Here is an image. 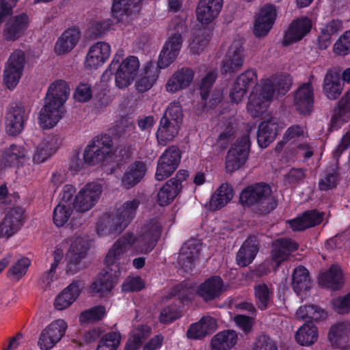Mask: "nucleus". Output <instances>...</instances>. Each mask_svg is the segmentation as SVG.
Wrapping results in <instances>:
<instances>
[{
	"label": "nucleus",
	"mask_w": 350,
	"mask_h": 350,
	"mask_svg": "<svg viewBox=\"0 0 350 350\" xmlns=\"http://www.w3.org/2000/svg\"><path fill=\"white\" fill-rule=\"evenodd\" d=\"M175 183L176 180L169 179L159 189L157 195V202L159 206L170 204L181 191Z\"/></svg>",
	"instance_id": "c03bdc74"
},
{
	"label": "nucleus",
	"mask_w": 350,
	"mask_h": 350,
	"mask_svg": "<svg viewBox=\"0 0 350 350\" xmlns=\"http://www.w3.org/2000/svg\"><path fill=\"white\" fill-rule=\"evenodd\" d=\"M28 16L21 14L15 16L6 23V28L4 30V37L7 40H16L18 38L27 27Z\"/></svg>",
	"instance_id": "ea45409f"
},
{
	"label": "nucleus",
	"mask_w": 350,
	"mask_h": 350,
	"mask_svg": "<svg viewBox=\"0 0 350 350\" xmlns=\"http://www.w3.org/2000/svg\"><path fill=\"white\" fill-rule=\"evenodd\" d=\"M142 2V0H113L111 5L112 15L120 22L123 16L139 12Z\"/></svg>",
	"instance_id": "c9c22d12"
},
{
	"label": "nucleus",
	"mask_w": 350,
	"mask_h": 350,
	"mask_svg": "<svg viewBox=\"0 0 350 350\" xmlns=\"http://www.w3.org/2000/svg\"><path fill=\"white\" fill-rule=\"evenodd\" d=\"M254 350H278L276 341L267 334L260 335L255 342Z\"/></svg>",
	"instance_id": "69168bd1"
},
{
	"label": "nucleus",
	"mask_w": 350,
	"mask_h": 350,
	"mask_svg": "<svg viewBox=\"0 0 350 350\" xmlns=\"http://www.w3.org/2000/svg\"><path fill=\"white\" fill-rule=\"evenodd\" d=\"M271 291L268 286L265 284H259L254 286V296L256 304L258 309L265 310L271 301Z\"/></svg>",
	"instance_id": "3c124183"
},
{
	"label": "nucleus",
	"mask_w": 350,
	"mask_h": 350,
	"mask_svg": "<svg viewBox=\"0 0 350 350\" xmlns=\"http://www.w3.org/2000/svg\"><path fill=\"white\" fill-rule=\"evenodd\" d=\"M332 306L333 310L338 314L350 313V292L345 295L333 299Z\"/></svg>",
	"instance_id": "680f3d73"
},
{
	"label": "nucleus",
	"mask_w": 350,
	"mask_h": 350,
	"mask_svg": "<svg viewBox=\"0 0 350 350\" xmlns=\"http://www.w3.org/2000/svg\"><path fill=\"white\" fill-rule=\"evenodd\" d=\"M161 118H165V119H168L171 122H176L180 125L183 121V113L180 103H171Z\"/></svg>",
	"instance_id": "0e129e2a"
},
{
	"label": "nucleus",
	"mask_w": 350,
	"mask_h": 350,
	"mask_svg": "<svg viewBox=\"0 0 350 350\" xmlns=\"http://www.w3.org/2000/svg\"><path fill=\"white\" fill-rule=\"evenodd\" d=\"M150 332L151 328L150 327L141 325L130 336L124 350H138Z\"/></svg>",
	"instance_id": "de8ad7c7"
},
{
	"label": "nucleus",
	"mask_w": 350,
	"mask_h": 350,
	"mask_svg": "<svg viewBox=\"0 0 350 350\" xmlns=\"http://www.w3.org/2000/svg\"><path fill=\"white\" fill-rule=\"evenodd\" d=\"M339 180V174L336 171L326 172L319 179L318 186L320 191H327L335 189Z\"/></svg>",
	"instance_id": "4d7b16f0"
},
{
	"label": "nucleus",
	"mask_w": 350,
	"mask_h": 350,
	"mask_svg": "<svg viewBox=\"0 0 350 350\" xmlns=\"http://www.w3.org/2000/svg\"><path fill=\"white\" fill-rule=\"evenodd\" d=\"M280 129L278 121L275 118L262 122L257 131L258 146L262 148H267L275 139Z\"/></svg>",
	"instance_id": "c756f323"
},
{
	"label": "nucleus",
	"mask_w": 350,
	"mask_h": 350,
	"mask_svg": "<svg viewBox=\"0 0 350 350\" xmlns=\"http://www.w3.org/2000/svg\"><path fill=\"white\" fill-rule=\"evenodd\" d=\"M170 36L165 42L159 53L157 64L148 62L144 68L140 77L135 83L137 92L144 93L149 90L157 81L160 69H163L172 64L177 58L183 46L182 34L186 31L187 27L183 22L171 24Z\"/></svg>",
	"instance_id": "f03ea898"
},
{
	"label": "nucleus",
	"mask_w": 350,
	"mask_h": 350,
	"mask_svg": "<svg viewBox=\"0 0 350 350\" xmlns=\"http://www.w3.org/2000/svg\"><path fill=\"white\" fill-rule=\"evenodd\" d=\"M25 57L21 51H14L10 56L3 71V81L7 88L13 90L21 78Z\"/></svg>",
	"instance_id": "ddd939ff"
},
{
	"label": "nucleus",
	"mask_w": 350,
	"mask_h": 350,
	"mask_svg": "<svg viewBox=\"0 0 350 350\" xmlns=\"http://www.w3.org/2000/svg\"><path fill=\"white\" fill-rule=\"evenodd\" d=\"M243 62L242 46L232 44L222 60L221 66V74L235 73L242 67Z\"/></svg>",
	"instance_id": "393cba45"
},
{
	"label": "nucleus",
	"mask_w": 350,
	"mask_h": 350,
	"mask_svg": "<svg viewBox=\"0 0 350 350\" xmlns=\"http://www.w3.org/2000/svg\"><path fill=\"white\" fill-rule=\"evenodd\" d=\"M194 77L193 70L188 67L178 69L167 80L165 85L166 91L171 93L177 92L187 88Z\"/></svg>",
	"instance_id": "bb28decb"
},
{
	"label": "nucleus",
	"mask_w": 350,
	"mask_h": 350,
	"mask_svg": "<svg viewBox=\"0 0 350 350\" xmlns=\"http://www.w3.org/2000/svg\"><path fill=\"white\" fill-rule=\"evenodd\" d=\"M29 112L21 103L12 102L7 108L5 115V131L9 135L16 136L24 129L28 120Z\"/></svg>",
	"instance_id": "f8f14e48"
},
{
	"label": "nucleus",
	"mask_w": 350,
	"mask_h": 350,
	"mask_svg": "<svg viewBox=\"0 0 350 350\" xmlns=\"http://www.w3.org/2000/svg\"><path fill=\"white\" fill-rule=\"evenodd\" d=\"M225 291L223 279L219 275H211L198 285L196 293L204 302L208 303L219 299Z\"/></svg>",
	"instance_id": "f3484780"
},
{
	"label": "nucleus",
	"mask_w": 350,
	"mask_h": 350,
	"mask_svg": "<svg viewBox=\"0 0 350 350\" xmlns=\"http://www.w3.org/2000/svg\"><path fill=\"white\" fill-rule=\"evenodd\" d=\"M147 166L142 161H135L128 165L121 178L122 186L131 189L139 184L147 172Z\"/></svg>",
	"instance_id": "5701e85b"
},
{
	"label": "nucleus",
	"mask_w": 350,
	"mask_h": 350,
	"mask_svg": "<svg viewBox=\"0 0 350 350\" xmlns=\"http://www.w3.org/2000/svg\"><path fill=\"white\" fill-rule=\"evenodd\" d=\"M258 76L255 70L248 69L239 75L231 85L229 96L230 100L234 103L242 101L250 88L258 90L256 87Z\"/></svg>",
	"instance_id": "9d476101"
},
{
	"label": "nucleus",
	"mask_w": 350,
	"mask_h": 350,
	"mask_svg": "<svg viewBox=\"0 0 350 350\" xmlns=\"http://www.w3.org/2000/svg\"><path fill=\"white\" fill-rule=\"evenodd\" d=\"M70 88L64 80L51 83L45 97V105L39 113V124L43 129L54 127L61 118L60 108L68 99Z\"/></svg>",
	"instance_id": "7ed1b4c3"
},
{
	"label": "nucleus",
	"mask_w": 350,
	"mask_h": 350,
	"mask_svg": "<svg viewBox=\"0 0 350 350\" xmlns=\"http://www.w3.org/2000/svg\"><path fill=\"white\" fill-rule=\"evenodd\" d=\"M318 338V329L313 322H306L297 332L295 339L302 346H310Z\"/></svg>",
	"instance_id": "49530a36"
},
{
	"label": "nucleus",
	"mask_w": 350,
	"mask_h": 350,
	"mask_svg": "<svg viewBox=\"0 0 350 350\" xmlns=\"http://www.w3.org/2000/svg\"><path fill=\"white\" fill-rule=\"evenodd\" d=\"M271 186L263 182L256 183L247 186L239 197L243 206H254L259 214H267L277 207V202L271 195Z\"/></svg>",
	"instance_id": "20e7f679"
},
{
	"label": "nucleus",
	"mask_w": 350,
	"mask_h": 350,
	"mask_svg": "<svg viewBox=\"0 0 350 350\" xmlns=\"http://www.w3.org/2000/svg\"><path fill=\"white\" fill-rule=\"evenodd\" d=\"M73 208L70 204L59 203L53 211V224L58 228L64 226L70 218Z\"/></svg>",
	"instance_id": "8fccbe9b"
},
{
	"label": "nucleus",
	"mask_w": 350,
	"mask_h": 350,
	"mask_svg": "<svg viewBox=\"0 0 350 350\" xmlns=\"http://www.w3.org/2000/svg\"><path fill=\"white\" fill-rule=\"evenodd\" d=\"M237 334L231 329L224 330L215 334L211 339V347L214 350H230L237 343Z\"/></svg>",
	"instance_id": "79ce46f5"
},
{
	"label": "nucleus",
	"mask_w": 350,
	"mask_h": 350,
	"mask_svg": "<svg viewBox=\"0 0 350 350\" xmlns=\"http://www.w3.org/2000/svg\"><path fill=\"white\" fill-rule=\"evenodd\" d=\"M145 287V282L139 275L127 277L122 284L123 292H138Z\"/></svg>",
	"instance_id": "052dcab7"
},
{
	"label": "nucleus",
	"mask_w": 350,
	"mask_h": 350,
	"mask_svg": "<svg viewBox=\"0 0 350 350\" xmlns=\"http://www.w3.org/2000/svg\"><path fill=\"white\" fill-rule=\"evenodd\" d=\"M251 141L248 134L239 137L228 150L226 157L227 172H234L243 166L248 159Z\"/></svg>",
	"instance_id": "0eeeda50"
},
{
	"label": "nucleus",
	"mask_w": 350,
	"mask_h": 350,
	"mask_svg": "<svg viewBox=\"0 0 350 350\" xmlns=\"http://www.w3.org/2000/svg\"><path fill=\"white\" fill-rule=\"evenodd\" d=\"M344 83L340 73L336 70H328L324 77L323 91L329 100H336L341 95Z\"/></svg>",
	"instance_id": "a878e982"
},
{
	"label": "nucleus",
	"mask_w": 350,
	"mask_h": 350,
	"mask_svg": "<svg viewBox=\"0 0 350 350\" xmlns=\"http://www.w3.org/2000/svg\"><path fill=\"white\" fill-rule=\"evenodd\" d=\"M80 36L81 32L75 28L65 30L55 44V53L62 55L70 52L76 46Z\"/></svg>",
	"instance_id": "4c0bfd02"
},
{
	"label": "nucleus",
	"mask_w": 350,
	"mask_h": 350,
	"mask_svg": "<svg viewBox=\"0 0 350 350\" xmlns=\"http://www.w3.org/2000/svg\"><path fill=\"white\" fill-rule=\"evenodd\" d=\"M333 51L335 54L341 56L350 53V30L340 36L334 44Z\"/></svg>",
	"instance_id": "bf43d9fd"
},
{
	"label": "nucleus",
	"mask_w": 350,
	"mask_h": 350,
	"mask_svg": "<svg viewBox=\"0 0 350 350\" xmlns=\"http://www.w3.org/2000/svg\"><path fill=\"white\" fill-rule=\"evenodd\" d=\"M161 224L155 219H151L142 227L141 233L137 238L133 232H126L116 241L105 256L106 269L97 275L91 284L92 291L100 295L110 292L116 283V275L111 272V267L118 262L122 255L135 242L137 243V247L141 253L149 254L155 247L161 237Z\"/></svg>",
	"instance_id": "f257e3e1"
},
{
	"label": "nucleus",
	"mask_w": 350,
	"mask_h": 350,
	"mask_svg": "<svg viewBox=\"0 0 350 350\" xmlns=\"http://www.w3.org/2000/svg\"><path fill=\"white\" fill-rule=\"evenodd\" d=\"M276 10L272 5H265L259 12L254 25V33L256 37L265 36L275 22Z\"/></svg>",
	"instance_id": "412c9836"
},
{
	"label": "nucleus",
	"mask_w": 350,
	"mask_h": 350,
	"mask_svg": "<svg viewBox=\"0 0 350 350\" xmlns=\"http://www.w3.org/2000/svg\"><path fill=\"white\" fill-rule=\"evenodd\" d=\"M269 79L273 83L274 92L277 90L282 94H285L290 90L293 83L292 78L288 74L273 75Z\"/></svg>",
	"instance_id": "6e6d98bb"
},
{
	"label": "nucleus",
	"mask_w": 350,
	"mask_h": 350,
	"mask_svg": "<svg viewBox=\"0 0 350 350\" xmlns=\"http://www.w3.org/2000/svg\"><path fill=\"white\" fill-rule=\"evenodd\" d=\"M324 214L317 209L304 211L301 216L290 221V226L293 231H302L320 224Z\"/></svg>",
	"instance_id": "c85d7f7f"
},
{
	"label": "nucleus",
	"mask_w": 350,
	"mask_h": 350,
	"mask_svg": "<svg viewBox=\"0 0 350 350\" xmlns=\"http://www.w3.org/2000/svg\"><path fill=\"white\" fill-rule=\"evenodd\" d=\"M292 280L293 288L297 295L310 288V273L308 270L304 266H299L294 269Z\"/></svg>",
	"instance_id": "37998d69"
},
{
	"label": "nucleus",
	"mask_w": 350,
	"mask_h": 350,
	"mask_svg": "<svg viewBox=\"0 0 350 350\" xmlns=\"http://www.w3.org/2000/svg\"><path fill=\"white\" fill-rule=\"evenodd\" d=\"M217 72L215 70L208 71L202 79L200 85V92L202 100L204 105H207V99L210 92L217 79Z\"/></svg>",
	"instance_id": "864d4df0"
},
{
	"label": "nucleus",
	"mask_w": 350,
	"mask_h": 350,
	"mask_svg": "<svg viewBox=\"0 0 350 350\" xmlns=\"http://www.w3.org/2000/svg\"><path fill=\"white\" fill-rule=\"evenodd\" d=\"M201 250L202 244L197 239L188 240L183 245L178 257V263L185 273L192 272Z\"/></svg>",
	"instance_id": "a211bd4d"
},
{
	"label": "nucleus",
	"mask_w": 350,
	"mask_h": 350,
	"mask_svg": "<svg viewBox=\"0 0 350 350\" xmlns=\"http://www.w3.org/2000/svg\"><path fill=\"white\" fill-rule=\"evenodd\" d=\"M217 328V323L211 317H203L198 322L192 323L187 332L190 339H201L211 334Z\"/></svg>",
	"instance_id": "2f4dec72"
},
{
	"label": "nucleus",
	"mask_w": 350,
	"mask_h": 350,
	"mask_svg": "<svg viewBox=\"0 0 350 350\" xmlns=\"http://www.w3.org/2000/svg\"><path fill=\"white\" fill-rule=\"evenodd\" d=\"M62 144L61 138L57 135H49L36 147L33 157V161L36 163L44 162L53 155Z\"/></svg>",
	"instance_id": "cd10ccee"
},
{
	"label": "nucleus",
	"mask_w": 350,
	"mask_h": 350,
	"mask_svg": "<svg viewBox=\"0 0 350 350\" xmlns=\"http://www.w3.org/2000/svg\"><path fill=\"white\" fill-rule=\"evenodd\" d=\"M89 246L83 239H76L71 244L66 272L68 275H74L83 268L82 260L85 258Z\"/></svg>",
	"instance_id": "6ab92c4d"
},
{
	"label": "nucleus",
	"mask_w": 350,
	"mask_h": 350,
	"mask_svg": "<svg viewBox=\"0 0 350 350\" xmlns=\"http://www.w3.org/2000/svg\"><path fill=\"white\" fill-rule=\"evenodd\" d=\"M111 23L109 21H102L94 23L90 27V36L96 39L103 36L109 29Z\"/></svg>",
	"instance_id": "338daca9"
},
{
	"label": "nucleus",
	"mask_w": 350,
	"mask_h": 350,
	"mask_svg": "<svg viewBox=\"0 0 350 350\" xmlns=\"http://www.w3.org/2000/svg\"><path fill=\"white\" fill-rule=\"evenodd\" d=\"M320 286L334 291L339 290L342 286V273L337 265H332L326 271L319 276Z\"/></svg>",
	"instance_id": "72a5a7b5"
},
{
	"label": "nucleus",
	"mask_w": 350,
	"mask_h": 350,
	"mask_svg": "<svg viewBox=\"0 0 350 350\" xmlns=\"http://www.w3.org/2000/svg\"><path fill=\"white\" fill-rule=\"evenodd\" d=\"M102 191L100 184L96 182L87 183L75 196L73 200L74 208L80 213L90 211L98 202Z\"/></svg>",
	"instance_id": "9b49d317"
},
{
	"label": "nucleus",
	"mask_w": 350,
	"mask_h": 350,
	"mask_svg": "<svg viewBox=\"0 0 350 350\" xmlns=\"http://www.w3.org/2000/svg\"><path fill=\"white\" fill-rule=\"evenodd\" d=\"M26 153V149L23 146L11 144L2 152V163L5 166L18 167L25 162Z\"/></svg>",
	"instance_id": "f704fd0d"
},
{
	"label": "nucleus",
	"mask_w": 350,
	"mask_h": 350,
	"mask_svg": "<svg viewBox=\"0 0 350 350\" xmlns=\"http://www.w3.org/2000/svg\"><path fill=\"white\" fill-rule=\"evenodd\" d=\"M22 226V215L16 210H12L5 215L0 223V237L9 238Z\"/></svg>",
	"instance_id": "58836bf2"
},
{
	"label": "nucleus",
	"mask_w": 350,
	"mask_h": 350,
	"mask_svg": "<svg viewBox=\"0 0 350 350\" xmlns=\"http://www.w3.org/2000/svg\"><path fill=\"white\" fill-rule=\"evenodd\" d=\"M342 25L341 20L332 19L323 25L317 39L320 49L325 50L331 44L332 36H336L342 31Z\"/></svg>",
	"instance_id": "473e14b6"
},
{
	"label": "nucleus",
	"mask_w": 350,
	"mask_h": 350,
	"mask_svg": "<svg viewBox=\"0 0 350 350\" xmlns=\"http://www.w3.org/2000/svg\"><path fill=\"white\" fill-rule=\"evenodd\" d=\"M111 53L110 45L105 42H98L92 45L86 55L85 66L90 69H97L109 58Z\"/></svg>",
	"instance_id": "4be33fe9"
},
{
	"label": "nucleus",
	"mask_w": 350,
	"mask_h": 350,
	"mask_svg": "<svg viewBox=\"0 0 350 350\" xmlns=\"http://www.w3.org/2000/svg\"><path fill=\"white\" fill-rule=\"evenodd\" d=\"M274 94L273 83L269 78L260 81L259 90H253L249 96L247 109L254 118L262 116L267 110Z\"/></svg>",
	"instance_id": "423d86ee"
},
{
	"label": "nucleus",
	"mask_w": 350,
	"mask_h": 350,
	"mask_svg": "<svg viewBox=\"0 0 350 350\" xmlns=\"http://www.w3.org/2000/svg\"><path fill=\"white\" fill-rule=\"evenodd\" d=\"M314 103V88L311 82L300 85L293 95V105L296 111L303 116H309L313 111Z\"/></svg>",
	"instance_id": "dca6fc26"
},
{
	"label": "nucleus",
	"mask_w": 350,
	"mask_h": 350,
	"mask_svg": "<svg viewBox=\"0 0 350 350\" xmlns=\"http://www.w3.org/2000/svg\"><path fill=\"white\" fill-rule=\"evenodd\" d=\"M258 245L252 239H246L236 255V262L241 267H245L250 265L254 260L258 252Z\"/></svg>",
	"instance_id": "a19ab883"
},
{
	"label": "nucleus",
	"mask_w": 350,
	"mask_h": 350,
	"mask_svg": "<svg viewBox=\"0 0 350 350\" xmlns=\"http://www.w3.org/2000/svg\"><path fill=\"white\" fill-rule=\"evenodd\" d=\"M180 317V312L176 305H169L163 308L159 315L161 323L168 324Z\"/></svg>",
	"instance_id": "e2e57ef3"
},
{
	"label": "nucleus",
	"mask_w": 350,
	"mask_h": 350,
	"mask_svg": "<svg viewBox=\"0 0 350 350\" xmlns=\"http://www.w3.org/2000/svg\"><path fill=\"white\" fill-rule=\"evenodd\" d=\"M113 140L107 134L94 137L85 147L83 153L84 162L88 165H95L103 161L112 151Z\"/></svg>",
	"instance_id": "6e6552de"
},
{
	"label": "nucleus",
	"mask_w": 350,
	"mask_h": 350,
	"mask_svg": "<svg viewBox=\"0 0 350 350\" xmlns=\"http://www.w3.org/2000/svg\"><path fill=\"white\" fill-rule=\"evenodd\" d=\"M224 0H200L196 8L198 21L204 25L211 23L220 13Z\"/></svg>",
	"instance_id": "b1692460"
},
{
	"label": "nucleus",
	"mask_w": 350,
	"mask_h": 350,
	"mask_svg": "<svg viewBox=\"0 0 350 350\" xmlns=\"http://www.w3.org/2000/svg\"><path fill=\"white\" fill-rule=\"evenodd\" d=\"M107 314L104 306L97 305L81 312V323H95L102 320Z\"/></svg>",
	"instance_id": "603ef678"
},
{
	"label": "nucleus",
	"mask_w": 350,
	"mask_h": 350,
	"mask_svg": "<svg viewBox=\"0 0 350 350\" xmlns=\"http://www.w3.org/2000/svg\"><path fill=\"white\" fill-rule=\"evenodd\" d=\"M348 326L345 322L338 323L332 325L328 333V339L336 347H339L341 340L348 334Z\"/></svg>",
	"instance_id": "5fc2aeb1"
},
{
	"label": "nucleus",
	"mask_w": 350,
	"mask_h": 350,
	"mask_svg": "<svg viewBox=\"0 0 350 350\" xmlns=\"http://www.w3.org/2000/svg\"><path fill=\"white\" fill-rule=\"evenodd\" d=\"M140 204L137 198L126 201L118 210L113 224L109 229V233H121L133 220Z\"/></svg>",
	"instance_id": "4468645a"
},
{
	"label": "nucleus",
	"mask_w": 350,
	"mask_h": 350,
	"mask_svg": "<svg viewBox=\"0 0 350 350\" xmlns=\"http://www.w3.org/2000/svg\"><path fill=\"white\" fill-rule=\"evenodd\" d=\"M181 157V151L178 146L167 148L157 161L155 179L161 181L170 177L178 168Z\"/></svg>",
	"instance_id": "1a4fd4ad"
},
{
	"label": "nucleus",
	"mask_w": 350,
	"mask_h": 350,
	"mask_svg": "<svg viewBox=\"0 0 350 350\" xmlns=\"http://www.w3.org/2000/svg\"><path fill=\"white\" fill-rule=\"evenodd\" d=\"M31 260L27 257L18 259L8 271V276H13L18 280L21 278L27 271Z\"/></svg>",
	"instance_id": "13d9d810"
},
{
	"label": "nucleus",
	"mask_w": 350,
	"mask_h": 350,
	"mask_svg": "<svg viewBox=\"0 0 350 350\" xmlns=\"http://www.w3.org/2000/svg\"><path fill=\"white\" fill-rule=\"evenodd\" d=\"M233 196V189L228 183H222L211 196L210 206L219 210L226 205Z\"/></svg>",
	"instance_id": "a18cd8bd"
},
{
	"label": "nucleus",
	"mask_w": 350,
	"mask_h": 350,
	"mask_svg": "<svg viewBox=\"0 0 350 350\" xmlns=\"http://www.w3.org/2000/svg\"><path fill=\"white\" fill-rule=\"evenodd\" d=\"M297 314L302 319H308V322L323 320L327 317V313L325 310L313 304L301 306Z\"/></svg>",
	"instance_id": "09e8293b"
},
{
	"label": "nucleus",
	"mask_w": 350,
	"mask_h": 350,
	"mask_svg": "<svg viewBox=\"0 0 350 350\" xmlns=\"http://www.w3.org/2000/svg\"><path fill=\"white\" fill-rule=\"evenodd\" d=\"M120 59V56L115 57L103 76L105 77L108 72L115 75L116 86L123 89L131 85L135 79L139 68V62L135 56H129L121 64Z\"/></svg>",
	"instance_id": "39448f33"
},
{
	"label": "nucleus",
	"mask_w": 350,
	"mask_h": 350,
	"mask_svg": "<svg viewBox=\"0 0 350 350\" xmlns=\"http://www.w3.org/2000/svg\"><path fill=\"white\" fill-rule=\"evenodd\" d=\"M180 126L176 122H171L165 118H161L156 132L158 144L161 146H165L168 142L172 141L177 135Z\"/></svg>",
	"instance_id": "e433bc0d"
},
{
	"label": "nucleus",
	"mask_w": 350,
	"mask_h": 350,
	"mask_svg": "<svg viewBox=\"0 0 350 350\" xmlns=\"http://www.w3.org/2000/svg\"><path fill=\"white\" fill-rule=\"evenodd\" d=\"M67 323L63 319L51 322L41 332L38 345L42 350H49L64 336L67 329Z\"/></svg>",
	"instance_id": "2eb2a0df"
},
{
	"label": "nucleus",
	"mask_w": 350,
	"mask_h": 350,
	"mask_svg": "<svg viewBox=\"0 0 350 350\" xmlns=\"http://www.w3.org/2000/svg\"><path fill=\"white\" fill-rule=\"evenodd\" d=\"M81 281L75 280L59 294L54 302L55 308L58 310L69 307L81 293Z\"/></svg>",
	"instance_id": "7c9ffc66"
},
{
	"label": "nucleus",
	"mask_w": 350,
	"mask_h": 350,
	"mask_svg": "<svg viewBox=\"0 0 350 350\" xmlns=\"http://www.w3.org/2000/svg\"><path fill=\"white\" fill-rule=\"evenodd\" d=\"M311 28V21L308 18L293 20L284 33L283 45L286 46H289L301 40L310 31Z\"/></svg>",
	"instance_id": "aec40b11"
},
{
	"label": "nucleus",
	"mask_w": 350,
	"mask_h": 350,
	"mask_svg": "<svg viewBox=\"0 0 350 350\" xmlns=\"http://www.w3.org/2000/svg\"><path fill=\"white\" fill-rule=\"evenodd\" d=\"M334 110L350 118V90L346 92L339 100Z\"/></svg>",
	"instance_id": "774afa93"
}]
</instances>
